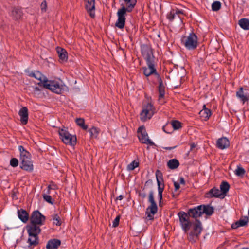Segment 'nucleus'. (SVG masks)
Wrapping results in <instances>:
<instances>
[{"label": "nucleus", "instance_id": "obj_35", "mask_svg": "<svg viewBox=\"0 0 249 249\" xmlns=\"http://www.w3.org/2000/svg\"><path fill=\"white\" fill-rule=\"evenodd\" d=\"M11 14L14 18L18 19H19L21 17L22 12L20 9L14 8L12 11Z\"/></svg>", "mask_w": 249, "mask_h": 249}, {"label": "nucleus", "instance_id": "obj_16", "mask_svg": "<svg viewBox=\"0 0 249 249\" xmlns=\"http://www.w3.org/2000/svg\"><path fill=\"white\" fill-rule=\"evenodd\" d=\"M147 67H143V74L146 77H148L152 74H154L157 78V74H159L156 71V69L155 66L154 62H146Z\"/></svg>", "mask_w": 249, "mask_h": 249}, {"label": "nucleus", "instance_id": "obj_49", "mask_svg": "<svg viewBox=\"0 0 249 249\" xmlns=\"http://www.w3.org/2000/svg\"><path fill=\"white\" fill-rule=\"evenodd\" d=\"M152 184V180L151 179H149L145 182L144 186H146L147 185H151Z\"/></svg>", "mask_w": 249, "mask_h": 249}, {"label": "nucleus", "instance_id": "obj_23", "mask_svg": "<svg viewBox=\"0 0 249 249\" xmlns=\"http://www.w3.org/2000/svg\"><path fill=\"white\" fill-rule=\"evenodd\" d=\"M230 145V142L226 137H222L217 140L216 142L217 147L220 149H224L228 148Z\"/></svg>", "mask_w": 249, "mask_h": 249}, {"label": "nucleus", "instance_id": "obj_32", "mask_svg": "<svg viewBox=\"0 0 249 249\" xmlns=\"http://www.w3.org/2000/svg\"><path fill=\"white\" fill-rule=\"evenodd\" d=\"M239 25L241 28L245 30L249 29V20L246 18H243L239 20Z\"/></svg>", "mask_w": 249, "mask_h": 249}, {"label": "nucleus", "instance_id": "obj_52", "mask_svg": "<svg viewBox=\"0 0 249 249\" xmlns=\"http://www.w3.org/2000/svg\"><path fill=\"white\" fill-rule=\"evenodd\" d=\"M124 197H123V196L122 195H120L119 196H118L117 198H116V200H121L123 199Z\"/></svg>", "mask_w": 249, "mask_h": 249}, {"label": "nucleus", "instance_id": "obj_2", "mask_svg": "<svg viewBox=\"0 0 249 249\" xmlns=\"http://www.w3.org/2000/svg\"><path fill=\"white\" fill-rule=\"evenodd\" d=\"M27 233L29 237L27 243L29 244V247H35L39 243L38 234L41 232V229L39 226H36L34 225H28L27 226Z\"/></svg>", "mask_w": 249, "mask_h": 249}, {"label": "nucleus", "instance_id": "obj_50", "mask_svg": "<svg viewBox=\"0 0 249 249\" xmlns=\"http://www.w3.org/2000/svg\"><path fill=\"white\" fill-rule=\"evenodd\" d=\"M179 180H180L179 184H183V185L185 184V181L184 179L183 178L180 177L179 178Z\"/></svg>", "mask_w": 249, "mask_h": 249}, {"label": "nucleus", "instance_id": "obj_3", "mask_svg": "<svg viewBox=\"0 0 249 249\" xmlns=\"http://www.w3.org/2000/svg\"><path fill=\"white\" fill-rule=\"evenodd\" d=\"M181 42L188 50H195L198 45L197 36L193 32L188 36H183L181 38Z\"/></svg>", "mask_w": 249, "mask_h": 249}, {"label": "nucleus", "instance_id": "obj_13", "mask_svg": "<svg viewBox=\"0 0 249 249\" xmlns=\"http://www.w3.org/2000/svg\"><path fill=\"white\" fill-rule=\"evenodd\" d=\"M141 52L146 62L155 61L153 50L150 47L147 45H143L141 47Z\"/></svg>", "mask_w": 249, "mask_h": 249}, {"label": "nucleus", "instance_id": "obj_12", "mask_svg": "<svg viewBox=\"0 0 249 249\" xmlns=\"http://www.w3.org/2000/svg\"><path fill=\"white\" fill-rule=\"evenodd\" d=\"M156 179L158 184V199L159 205L160 206L162 199V193L164 190V185L162 183L163 178L161 173L157 170L156 172Z\"/></svg>", "mask_w": 249, "mask_h": 249}, {"label": "nucleus", "instance_id": "obj_5", "mask_svg": "<svg viewBox=\"0 0 249 249\" xmlns=\"http://www.w3.org/2000/svg\"><path fill=\"white\" fill-rule=\"evenodd\" d=\"M148 202L150 205L146 208L145 213L149 220H152L154 219V215L158 212V206L154 200V192L152 190L149 192Z\"/></svg>", "mask_w": 249, "mask_h": 249}, {"label": "nucleus", "instance_id": "obj_48", "mask_svg": "<svg viewBox=\"0 0 249 249\" xmlns=\"http://www.w3.org/2000/svg\"><path fill=\"white\" fill-rule=\"evenodd\" d=\"M174 187H175V191H177L180 188L179 183H178V182L174 181Z\"/></svg>", "mask_w": 249, "mask_h": 249}, {"label": "nucleus", "instance_id": "obj_55", "mask_svg": "<svg viewBox=\"0 0 249 249\" xmlns=\"http://www.w3.org/2000/svg\"><path fill=\"white\" fill-rule=\"evenodd\" d=\"M191 148H193L195 147V144H191Z\"/></svg>", "mask_w": 249, "mask_h": 249}, {"label": "nucleus", "instance_id": "obj_45", "mask_svg": "<svg viewBox=\"0 0 249 249\" xmlns=\"http://www.w3.org/2000/svg\"><path fill=\"white\" fill-rule=\"evenodd\" d=\"M43 198L48 203L53 204V202L52 201V198L50 195L47 194H43Z\"/></svg>", "mask_w": 249, "mask_h": 249}, {"label": "nucleus", "instance_id": "obj_4", "mask_svg": "<svg viewBox=\"0 0 249 249\" xmlns=\"http://www.w3.org/2000/svg\"><path fill=\"white\" fill-rule=\"evenodd\" d=\"M58 134L62 141L66 144L74 146L77 142L75 135L71 134L68 131V128L63 127L59 129Z\"/></svg>", "mask_w": 249, "mask_h": 249}, {"label": "nucleus", "instance_id": "obj_29", "mask_svg": "<svg viewBox=\"0 0 249 249\" xmlns=\"http://www.w3.org/2000/svg\"><path fill=\"white\" fill-rule=\"evenodd\" d=\"M199 114L202 120L207 121L211 116L212 112L209 109H202L199 111Z\"/></svg>", "mask_w": 249, "mask_h": 249}, {"label": "nucleus", "instance_id": "obj_34", "mask_svg": "<svg viewBox=\"0 0 249 249\" xmlns=\"http://www.w3.org/2000/svg\"><path fill=\"white\" fill-rule=\"evenodd\" d=\"M57 53L59 55V58L61 60L66 61L67 60V53L65 49L59 48L57 49Z\"/></svg>", "mask_w": 249, "mask_h": 249}, {"label": "nucleus", "instance_id": "obj_36", "mask_svg": "<svg viewBox=\"0 0 249 249\" xmlns=\"http://www.w3.org/2000/svg\"><path fill=\"white\" fill-rule=\"evenodd\" d=\"M53 225L59 226L61 225V219L57 214H54L51 216Z\"/></svg>", "mask_w": 249, "mask_h": 249}, {"label": "nucleus", "instance_id": "obj_1", "mask_svg": "<svg viewBox=\"0 0 249 249\" xmlns=\"http://www.w3.org/2000/svg\"><path fill=\"white\" fill-rule=\"evenodd\" d=\"M137 3V0H122L121 8L117 12L118 19L115 26L120 29L124 28L125 23L126 12H130L134 9Z\"/></svg>", "mask_w": 249, "mask_h": 249}, {"label": "nucleus", "instance_id": "obj_26", "mask_svg": "<svg viewBox=\"0 0 249 249\" xmlns=\"http://www.w3.org/2000/svg\"><path fill=\"white\" fill-rule=\"evenodd\" d=\"M248 222V217H244L243 218H240L238 221L231 225V228L233 229H237L240 227L245 226Z\"/></svg>", "mask_w": 249, "mask_h": 249}, {"label": "nucleus", "instance_id": "obj_40", "mask_svg": "<svg viewBox=\"0 0 249 249\" xmlns=\"http://www.w3.org/2000/svg\"><path fill=\"white\" fill-rule=\"evenodd\" d=\"M221 7V2L218 1L213 2L212 4V9L213 11H217Z\"/></svg>", "mask_w": 249, "mask_h": 249}, {"label": "nucleus", "instance_id": "obj_22", "mask_svg": "<svg viewBox=\"0 0 249 249\" xmlns=\"http://www.w3.org/2000/svg\"><path fill=\"white\" fill-rule=\"evenodd\" d=\"M18 114L20 117V121L23 124H26L28 120V108L23 107L19 111Z\"/></svg>", "mask_w": 249, "mask_h": 249}, {"label": "nucleus", "instance_id": "obj_11", "mask_svg": "<svg viewBox=\"0 0 249 249\" xmlns=\"http://www.w3.org/2000/svg\"><path fill=\"white\" fill-rule=\"evenodd\" d=\"M45 218V216L42 215L39 211H34L31 217V224L30 225H34L40 227V226L44 224Z\"/></svg>", "mask_w": 249, "mask_h": 249}, {"label": "nucleus", "instance_id": "obj_37", "mask_svg": "<svg viewBox=\"0 0 249 249\" xmlns=\"http://www.w3.org/2000/svg\"><path fill=\"white\" fill-rule=\"evenodd\" d=\"M76 123L77 124L81 127L83 129H87L88 126L85 124V121L84 119L81 118H77L76 119Z\"/></svg>", "mask_w": 249, "mask_h": 249}, {"label": "nucleus", "instance_id": "obj_41", "mask_svg": "<svg viewBox=\"0 0 249 249\" xmlns=\"http://www.w3.org/2000/svg\"><path fill=\"white\" fill-rule=\"evenodd\" d=\"M139 163L138 162L136 161L135 160L133 161L127 166V169L128 170H133L136 167H138Z\"/></svg>", "mask_w": 249, "mask_h": 249}, {"label": "nucleus", "instance_id": "obj_46", "mask_svg": "<svg viewBox=\"0 0 249 249\" xmlns=\"http://www.w3.org/2000/svg\"><path fill=\"white\" fill-rule=\"evenodd\" d=\"M120 221V216H117L114 219V220L112 222V226L113 227H116L118 226Z\"/></svg>", "mask_w": 249, "mask_h": 249}, {"label": "nucleus", "instance_id": "obj_27", "mask_svg": "<svg viewBox=\"0 0 249 249\" xmlns=\"http://www.w3.org/2000/svg\"><path fill=\"white\" fill-rule=\"evenodd\" d=\"M157 78L159 82V100L163 98L165 94L164 86L163 84L162 81L159 74H157Z\"/></svg>", "mask_w": 249, "mask_h": 249}, {"label": "nucleus", "instance_id": "obj_25", "mask_svg": "<svg viewBox=\"0 0 249 249\" xmlns=\"http://www.w3.org/2000/svg\"><path fill=\"white\" fill-rule=\"evenodd\" d=\"M18 214L19 219L23 223H26L29 220V214L27 211L23 209L18 210Z\"/></svg>", "mask_w": 249, "mask_h": 249}, {"label": "nucleus", "instance_id": "obj_39", "mask_svg": "<svg viewBox=\"0 0 249 249\" xmlns=\"http://www.w3.org/2000/svg\"><path fill=\"white\" fill-rule=\"evenodd\" d=\"M235 174L237 176H243L245 174V169L240 166H237L234 171Z\"/></svg>", "mask_w": 249, "mask_h": 249}, {"label": "nucleus", "instance_id": "obj_54", "mask_svg": "<svg viewBox=\"0 0 249 249\" xmlns=\"http://www.w3.org/2000/svg\"><path fill=\"white\" fill-rule=\"evenodd\" d=\"M203 109H208L207 108H206L205 105H204L203 106Z\"/></svg>", "mask_w": 249, "mask_h": 249}, {"label": "nucleus", "instance_id": "obj_24", "mask_svg": "<svg viewBox=\"0 0 249 249\" xmlns=\"http://www.w3.org/2000/svg\"><path fill=\"white\" fill-rule=\"evenodd\" d=\"M61 245V241L57 239L49 240L46 245L47 249H57Z\"/></svg>", "mask_w": 249, "mask_h": 249}, {"label": "nucleus", "instance_id": "obj_33", "mask_svg": "<svg viewBox=\"0 0 249 249\" xmlns=\"http://www.w3.org/2000/svg\"><path fill=\"white\" fill-rule=\"evenodd\" d=\"M179 165L178 160L176 159L170 160L167 162V166L171 169H175L177 168Z\"/></svg>", "mask_w": 249, "mask_h": 249}, {"label": "nucleus", "instance_id": "obj_31", "mask_svg": "<svg viewBox=\"0 0 249 249\" xmlns=\"http://www.w3.org/2000/svg\"><path fill=\"white\" fill-rule=\"evenodd\" d=\"M202 214L205 213L207 215H211L214 211L213 207L210 205H201Z\"/></svg>", "mask_w": 249, "mask_h": 249}, {"label": "nucleus", "instance_id": "obj_14", "mask_svg": "<svg viewBox=\"0 0 249 249\" xmlns=\"http://www.w3.org/2000/svg\"><path fill=\"white\" fill-rule=\"evenodd\" d=\"M184 14V10L178 8H173L166 15L167 18L170 22H172L175 19L178 18L181 23L183 22L181 15Z\"/></svg>", "mask_w": 249, "mask_h": 249}, {"label": "nucleus", "instance_id": "obj_19", "mask_svg": "<svg viewBox=\"0 0 249 249\" xmlns=\"http://www.w3.org/2000/svg\"><path fill=\"white\" fill-rule=\"evenodd\" d=\"M20 160L21 169L29 172L33 171L34 166L31 158L29 159H26Z\"/></svg>", "mask_w": 249, "mask_h": 249}, {"label": "nucleus", "instance_id": "obj_47", "mask_svg": "<svg viewBox=\"0 0 249 249\" xmlns=\"http://www.w3.org/2000/svg\"><path fill=\"white\" fill-rule=\"evenodd\" d=\"M40 7L42 11H46L47 8V3L45 0L43 1V2L41 4Z\"/></svg>", "mask_w": 249, "mask_h": 249}, {"label": "nucleus", "instance_id": "obj_18", "mask_svg": "<svg viewBox=\"0 0 249 249\" xmlns=\"http://www.w3.org/2000/svg\"><path fill=\"white\" fill-rule=\"evenodd\" d=\"M205 197L211 198L213 197L224 198L222 197V193L217 188L213 187L209 192L206 193Z\"/></svg>", "mask_w": 249, "mask_h": 249}, {"label": "nucleus", "instance_id": "obj_42", "mask_svg": "<svg viewBox=\"0 0 249 249\" xmlns=\"http://www.w3.org/2000/svg\"><path fill=\"white\" fill-rule=\"evenodd\" d=\"M171 125L175 130L178 129L181 127V123L177 120L173 121Z\"/></svg>", "mask_w": 249, "mask_h": 249}, {"label": "nucleus", "instance_id": "obj_17", "mask_svg": "<svg viewBox=\"0 0 249 249\" xmlns=\"http://www.w3.org/2000/svg\"><path fill=\"white\" fill-rule=\"evenodd\" d=\"M237 98L243 104L249 100V92L248 90L240 87L236 92Z\"/></svg>", "mask_w": 249, "mask_h": 249}, {"label": "nucleus", "instance_id": "obj_15", "mask_svg": "<svg viewBox=\"0 0 249 249\" xmlns=\"http://www.w3.org/2000/svg\"><path fill=\"white\" fill-rule=\"evenodd\" d=\"M29 76L39 81L37 84L40 86L44 87V85L49 82L47 78L39 71H31Z\"/></svg>", "mask_w": 249, "mask_h": 249}, {"label": "nucleus", "instance_id": "obj_43", "mask_svg": "<svg viewBox=\"0 0 249 249\" xmlns=\"http://www.w3.org/2000/svg\"><path fill=\"white\" fill-rule=\"evenodd\" d=\"M57 189V186L56 184H55L53 182H51V183L48 186V190L47 191V194H50L51 190H55Z\"/></svg>", "mask_w": 249, "mask_h": 249}, {"label": "nucleus", "instance_id": "obj_10", "mask_svg": "<svg viewBox=\"0 0 249 249\" xmlns=\"http://www.w3.org/2000/svg\"><path fill=\"white\" fill-rule=\"evenodd\" d=\"M138 137L140 142L144 144L150 145H154V143L148 137L145 128L143 126H140L137 130Z\"/></svg>", "mask_w": 249, "mask_h": 249}, {"label": "nucleus", "instance_id": "obj_44", "mask_svg": "<svg viewBox=\"0 0 249 249\" xmlns=\"http://www.w3.org/2000/svg\"><path fill=\"white\" fill-rule=\"evenodd\" d=\"M10 164L13 167H17L18 165V160L15 158H12L10 161Z\"/></svg>", "mask_w": 249, "mask_h": 249}, {"label": "nucleus", "instance_id": "obj_53", "mask_svg": "<svg viewBox=\"0 0 249 249\" xmlns=\"http://www.w3.org/2000/svg\"><path fill=\"white\" fill-rule=\"evenodd\" d=\"M35 89L36 90H37V91L39 90V88L38 87H35Z\"/></svg>", "mask_w": 249, "mask_h": 249}, {"label": "nucleus", "instance_id": "obj_20", "mask_svg": "<svg viewBox=\"0 0 249 249\" xmlns=\"http://www.w3.org/2000/svg\"><path fill=\"white\" fill-rule=\"evenodd\" d=\"M87 12L92 18L95 17V0H85Z\"/></svg>", "mask_w": 249, "mask_h": 249}, {"label": "nucleus", "instance_id": "obj_6", "mask_svg": "<svg viewBox=\"0 0 249 249\" xmlns=\"http://www.w3.org/2000/svg\"><path fill=\"white\" fill-rule=\"evenodd\" d=\"M202 231V225L201 222L196 220L193 223V230L190 232L188 236L189 241L192 243H195L198 239L199 236Z\"/></svg>", "mask_w": 249, "mask_h": 249}, {"label": "nucleus", "instance_id": "obj_8", "mask_svg": "<svg viewBox=\"0 0 249 249\" xmlns=\"http://www.w3.org/2000/svg\"><path fill=\"white\" fill-rule=\"evenodd\" d=\"M178 216L179 217L180 224L182 230L186 232L190 229L193 223L189 218V215L183 211L178 213Z\"/></svg>", "mask_w": 249, "mask_h": 249}, {"label": "nucleus", "instance_id": "obj_21", "mask_svg": "<svg viewBox=\"0 0 249 249\" xmlns=\"http://www.w3.org/2000/svg\"><path fill=\"white\" fill-rule=\"evenodd\" d=\"M187 213L189 216L194 218H197L202 215L201 206L200 205L193 208L189 209Z\"/></svg>", "mask_w": 249, "mask_h": 249}, {"label": "nucleus", "instance_id": "obj_30", "mask_svg": "<svg viewBox=\"0 0 249 249\" xmlns=\"http://www.w3.org/2000/svg\"><path fill=\"white\" fill-rule=\"evenodd\" d=\"M220 188L222 197L224 198L226 194L229 190L230 185L226 181H222L220 185Z\"/></svg>", "mask_w": 249, "mask_h": 249}, {"label": "nucleus", "instance_id": "obj_38", "mask_svg": "<svg viewBox=\"0 0 249 249\" xmlns=\"http://www.w3.org/2000/svg\"><path fill=\"white\" fill-rule=\"evenodd\" d=\"M89 131L90 133L91 137L93 138H96L97 137L99 133V131L97 128L95 127H92L89 130Z\"/></svg>", "mask_w": 249, "mask_h": 249}, {"label": "nucleus", "instance_id": "obj_56", "mask_svg": "<svg viewBox=\"0 0 249 249\" xmlns=\"http://www.w3.org/2000/svg\"><path fill=\"white\" fill-rule=\"evenodd\" d=\"M145 196H146L145 194H143V195H142V197H145Z\"/></svg>", "mask_w": 249, "mask_h": 249}, {"label": "nucleus", "instance_id": "obj_57", "mask_svg": "<svg viewBox=\"0 0 249 249\" xmlns=\"http://www.w3.org/2000/svg\"><path fill=\"white\" fill-rule=\"evenodd\" d=\"M248 217L249 218V209L248 210Z\"/></svg>", "mask_w": 249, "mask_h": 249}, {"label": "nucleus", "instance_id": "obj_28", "mask_svg": "<svg viewBox=\"0 0 249 249\" xmlns=\"http://www.w3.org/2000/svg\"><path fill=\"white\" fill-rule=\"evenodd\" d=\"M18 149L20 152V160H22L23 159H28L31 158L30 153L27 151L23 146L19 145L18 146Z\"/></svg>", "mask_w": 249, "mask_h": 249}, {"label": "nucleus", "instance_id": "obj_9", "mask_svg": "<svg viewBox=\"0 0 249 249\" xmlns=\"http://www.w3.org/2000/svg\"><path fill=\"white\" fill-rule=\"evenodd\" d=\"M155 107L151 103H149L143 106L140 114L141 120L144 122L150 119L155 113Z\"/></svg>", "mask_w": 249, "mask_h": 249}, {"label": "nucleus", "instance_id": "obj_7", "mask_svg": "<svg viewBox=\"0 0 249 249\" xmlns=\"http://www.w3.org/2000/svg\"><path fill=\"white\" fill-rule=\"evenodd\" d=\"M66 87V86L63 84L62 81L50 80L44 85V88L50 89L55 93L59 94L62 93Z\"/></svg>", "mask_w": 249, "mask_h": 249}, {"label": "nucleus", "instance_id": "obj_51", "mask_svg": "<svg viewBox=\"0 0 249 249\" xmlns=\"http://www.w3.org/2000/svg\"><path fill=\"white\" fill-rule=\"evenodd\" d=\"M176 146H174V147H164L163 148L164 149H166V150H171L173 149H174L175 148H176Z\"/></svg>", "mask_w": 249, "mask_h": 249}]
</instances>
